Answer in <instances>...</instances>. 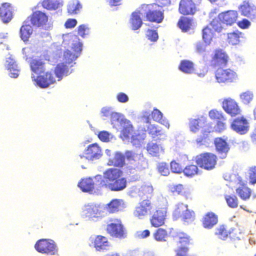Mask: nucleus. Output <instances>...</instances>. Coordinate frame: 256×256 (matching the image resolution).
<instances>
[{
	"label": "nucleus",
	"mask_w": 256,
	"mask_h": 256,
	"mask_svg": "<svg viewBox=\"0 0 256 256\" xmlns=\"http://www.w3.org/2000/svg\"><path fill=\"white\" fill-rule=\"evenodd\" d=\"M124 156L120 153H116L114 157L113 166L118 167H122L125 164Z\"/></svg>",
	"instance_id": "603ef678"
},
{
	"label": "nucleus",
	"mask_w": 256,
	"mask_h": 256,
	"mask_svg": "<svg viewBox=\"0 0 256 256\" xmlns=\"http://www.w3.org/2000/svg\"><path fill=\"white\" fill-rule=\"evenodd\" d=\"M34 248L40 253L50 255L58 254V249L54 242L50 239H40L34 244Z\"/></svg>",
	"instance_id": "39448f33"
},
{
	"label": "nucleus",
	"mask_w": 256,
	"mask_h": 256,
	"mask_svg": "<svg viewBox=\"0 0 256 256\" xmlns=\"http://www.w3.org/2000/svg\"><path fill=\"white\" fill-rule=\"evenodd\" d=\"M146 37L151 42H156L158 39V34L156 30L148 29L146 31Z\"/></svg>",
	"instance_id": "052dcab7"
},
{
	"label": "nucleus",
	"mask_w": 256,
	"mask_h": 256,
	"mask_svg": "<svg viewBox=\"0 0 256 256\" xmlns=\"http://www.w3.org/2000/svg\"><path fill=\"white\" fill-rule=\"evenodd\" d=\"M250 184H256V166L251 167L248 170Z\"/></svg>",
	"instance_id": "6e6d98bb"
},
{
	"label": "nucleus",
	"mask_w": 256,
	"mask_h": 256,
	"mask_svg": "<svg viewBox=\"0 0 256 256\" xmlns=\"http://www.w3.org/2000/svg\"><path fill=\"white\" fill-rule=\"evenodd\" d=\"M222 22L218 18H214L210 22L208 26L210 27L214 32H220L223 29V26L222 24Z\"/></svg>",
	"instance_id": "09e8293b"
},
{
	"label": "nucleus",
	"mask_w": 256,
	"mask_h": 256,
	"mask_svg": "<svg viewBox=\"0 0 256 256\" xmlns=\"http://www.w3.org/2000/svg\"><path fill=\"white\" fill-rule=\"evenodd\" d=\"M156 6L154 4H142L140 6V10L147 21L159 24L164 18V11L156 10Z\"/></svg>",
	"instance_id": "f03ea898"
},
{
	"label": "nucleus",
	"mask_w": 256,
	"mask_h": 256,
	"mask_svg": "<svg viewBox=\"0 0 256 256\" xmlns=\"http://www.w3.org/2000/svg\"><path fill=\"white\" fill-rule=\"evenodd\" d=\"M179 70L186 74H192L194 70V63L188 60H182L178 66Z\"/></svg>",
	"instance_id": "58836bf2"
},
{
	"label": "nucleus",
	"mask_w": 256,
	"mask_h": 256,
	"mask_svg": "<svg viewBox=\"0 0 256 256\" xmlns=\"http://www.w3.org/2000/svg\"><path fill=\"white\" fill-rule=\"evenodd\" d=\"M214 146L216 151L221 155L222 158H224L230 150L228 144L221 138H217L214 139Z\"/></svg>",
	"instance_id": "b1692460"
},
{
	"label": "nucleus",
	"mask_w": 256,
	"mask_h": 256,
	"mask_svg": "<svg viewBox=\"0 0 256 256\" xmlns=\"http://www.w3.org/2000/svg\"><path fill=\"white\" fill-rule=\"evenodd\" d=\"M78 34L81 37L84 38L89 34V28L85 24H80L78 28Z\"/></svg>",
	"instance_id": "13d9d810"
},
{
	"label": "nucleus",
	"mask_w": 256,
	"mask_h": 256,
	"mask_svg": "<svg viewBox=\"0 0 256 256\" xmlns=\"http://www.w3.org/2000/svg\"><path fill=\"white\" fill-rule=\"evenodd\" d=\"M222 107L224 111L232 116L240 114V109L238 103L232 98L224 99L222 102Z\"/></svg>",
	"instance_id": "f8f14e48"
},
{
	"label": "nucleus",
	"mask_w": 256,
	"mask_h": 256,
	"mask_svg": "<svg viewBox=\"0 0 256 256\" xmlns=\"http://www.w3.org/2000/svg\"><path fill=\"white\" fill-rule=\"evenodd\" d=\"M170 167L172 172L174 173L181 174L183 172L184 168L180 164L173 160L170 163Z\"/></svg>",
	"instance_id": "5fc2aeb1"
},
{
	"label": "nucleus",
	"mask_w": 256,
	"mask_h": 256,
	"mask_svg": "<svg viewBox=\"0 0 256 256\" xmlns=\"http://www.w3.org/2000/svg\"><path fill=\"white\" fill-rule=\"evenodd\" d=\"M197 11L196 4L192 0H180L178 12L184 16L194 15Z\"/></svg>",
	"instance_id": "4468645a"
},
{
	"label": "nucleus",
	"mask_w": 256,
	"mask_h": 256,
	"mask_svg": "<svg viewBox=\"0 0 256 256\" xmlns=\"http://www.w3.org/2000/svg\"><path fill=\"white\" fill-rule=\"evenodd\" d=\"M218 17L223 24L227 26H232L236 23L238 17V14L236 10H228L220 13Z\"/></svg>",
	"instance_id": "ddd939ff"
},
{
	"label": "nucleus",
	"mask_w": 256,
	"mask_h": 256,
	"mask_svg": "<svg viewBox=\"0 0 256 256\" xmlns=\"http://www.w3.org/2000/svg\"><path fill=\"white\" fill-rule=\"evenodd\" d=\"M208 115L212 120L216 121L219 130H222L225 128L226 119L221 112L216 110H212L209 112Z\"/></svg>",
	"instance_id": "5701e85b"
},
{
	"label": "nucleus",
	"mask_w": 256,
	"mask_h": 256,
	"mask_svg": "<svg viewBox=\"0 0 256 256\" xmlns=\"http://www.w3.org/2000/svg\"><path fill=\"white\" fill-rule=\"evenodd\" d=\"M144 138L145 136L144 134L135 133L132 136L131 142L133 145L139 146L143 142Z\"/></svg>",
	"instance_id": "864d4df0"
},
{
	"label": "nucleus",
	"mask_w": 256,
	"mask_h": 256,
	"mask_svg": "<svg viewBox=\"0 0 256 256\" xmlns=\"http://www.w3.org/2000/svg\"><path fill=\"white\" fill-rule=\"evenodd\" d=\"M0 18L4 23L8 22L12 18V13L10 4L4 2L0 6Z\"/></svg>",
	"instance_id": "bb28decb"
},
{
	"label": "nucleus",
	"mask_w": 256,
	"mask_h": 256,
	"mask_svg": "<svg viewBox=\"0 0 256 256\" xmlns=\"http://www.w3.org/2000/svg\"><path fill=\"white\" fill-rule=\"evenodd\" d=\"M214 31L207 26L202 30V40L206 45H209L214 36Z\"/></svg>",
	"instance_id": "37998d69"
},
{
	"label": "nucleus",
	"mask_w": 256,
	"mask_h": 256,
	"mask_svg": "<svg viewBox=\"0 0 256 256\" xmlns=\"http://www.w3.org/2000/svg\"><path fill=\"white\" fill-rule=\"evenodd\" d=\"M54 72L58 80H60L64 76L68 75V68L64 62L58 64L54 68Z\"/></svg>",
	"instance_id": "f704fd0d"
},
{
	"label": "nucleus",
	"mask_w": 256,
	"mask_h": 256,
	"mask_svg": "<svg viewBox=\"0 0 256 256\" xmlns=\"http://www.w3.org/2000/svg\"><path fill=\"white\" fill-rule=\"evenodd\" d=\"M215 78L218 83H232L237 80L238 75L232 69L220 67L215 72Z\"/></svg>",
	"instance_id": "0eeeda50"
},
{
	"label": "nucleus",
	"mask_w": 256,
	"mask_h": 256,
	"mask_svg": "<svg viewBox=\"0 0 256 256\" xmlns=\"http://www.w3.org/2000/svg\"><path fill=\"white\" fill-rule=\"evenodd\" d=\"M112 222L107 225L106 232L113 238L122 239L126 238L127 232L126 229L120 219L110 220Z\"/></svg>",
	"instance_id": "423d86ee"
},
{
	"label": "nucleus",
	"mask_w": 256,
	"mask_h": 256,
	"mask_svg": "<svg viewBox=\"0 0 256 256\" xmlns=\"http://www.w3.org/2000/svg\"><path fill=\"white\" fill-rule=\"evenodd\" d=\"M147 130L148 133L152 138H156L158 136H160L162 134V132L160 129L158 127V126L155 124H150Z\"/></svg>",
	"instance_id": "de8ad7c7"
},
{
	"label": "nucleus",
	"mask_w": 256,
	"mask_h": 256,
	"mask_svg": "<svg viewBox=\"0 0 256 256\" xmlns=\"http://www.w3.org/2000/svg\"><path fill=\"white\" fill-rule=\"evenodd\" d=\"M86 214L92 218H102L103 216L102 208L99 206L92 204L88 206L86 210Z\"/></svg>",
	"instance_id": "c756f323"
},
{
	"label": "nucleus",
	"mask_w": 256,
	"mask_h": 256,
	"mask_svg": "<svg viewBox=\"0 0 256 256\" xmlns=\"http://www.w3.org/2000/svg\"><path fill=\"white\" fill-rule=\"evenodd\" d=\"M218 216L212 212L204 214L201 220L202 226L206 229L212 228L218 223Z\"/></svg>",
	"instance_id": "6ab92c4d"
},
{
	"label": "nucleus",
	"mask_w": 256,
	"mask_h": 256,
	"mask_svg": "<svg viewBox=\"0 0 256 256\" xmlns=\"http://www.w3.org/2000/svg\"><path fill=\"white\" fill-rule=\"evenodd\" d=\"M90 240L97 251L106 250V247L110 246L108 238L102 235H98L94 238H90Z\"/></svg>",
	"instance_id": "393cba45"
},
{
	"label": "nucleus",
	"mask_w": 256,
	"mask_h": 256,
	"mask_svg": "<svg viewBox=\"0 0 256 256\" xmlns=\"http://www.w3.org/2000/svg\"><path fill=\"white\" fill-rule=\"evenodd\" d=\"M34 80L41 88H48L50 85L56 82L55 78L52 72H47L43 74H40L36 78L33 77Z\"/></svg>",
	"instance_id": "2eb2a0df"
},
{
	"label": "nucleus",
	"mask_w": 256,
	"mask_h": 256,
	"mask_svg": "<svg viewBox=\"0 0 256 256\" xmlns=\"http://www.w3.org/2000/svg\"><path fill=\"white\" fill-rule=\"evenodd\" d=\"M236 24L238 26L242 29H246L250 26V22L246 18L238 22Z\"/></svg>",
	"instance_id": "680f3d73"
},
{
	"label": "nucleus",
	"mask_w": 256,
	"mask_h": 256,
	"mask_svg": "<svg viewBox=\"0 0 256 256\" xmlns=\"http://www.w3.org/2000/svg\"><path fill=\"white\" fill-rule=\"evenodd\" d=\"M30 66L31 70L36 74L43 73L45 70L44 63L40 60H32Z\"/></svg>",
	"instance_id": "c9c22d12"
},
{
	"label": "nucleus",
	"mask_w": 256,
	"mask_h": 256,
	"mask_svg": "<svg viewBox=\"0 0 256 256\" xmlns=\"http://www.w3.org/2000/svg\"><path fill=\"white\" fill-rule=\"evenodd\" d=\"M117 100L122 103L126 102L128 100V96L124 92H119L116 96Z\"/></svg>",
	"instance_id": "338daca9"
},
{
	"label": "nucleus",
	"mask_w": 256,
	"mask_h": 256,
	"mask_svg": "<svg viewBox=\"0 0 256 256\" xmlns=\"http://www.w3.org/2000/svg\"><path fill=\"white\" fill-rule=\"evenodd\" d=\"M169 190L174 194L182 195L184 193L185 188L182 184H178L170 186Z\"/></svg>",
	"instance_id": "3c124183"
},
{
	"label": "nucleus",
	"mask_w": 256,
	"mask_h": 256,
	"mask_svg": "<svg viewBox=\"0 0 256 256\" xmlns=\"http://www.w3.org/2000/svg\"><path fill=\"white\" fill-rule=\"evenodd\" d=\"M174 214L178 217H180L182 220L189 223L193 222L195 219V213L188 208L186 204H180L177 206L174 210Z\"/></svg>",
	"instance_id": "9d476101"
},
{
	"label": "nucleus",
	"mask_w": 256,
	"mask_h": 256,
	"mask_svg": "<svg viewBox=\"0 0 256 256\" xmlns=\"http://www.w3.org/2000/svg\"><path fill=\"white\" fill-rule=\"evenodd\" d=\"M72 49L74 52H71L69 50H66L64 53V58L66 64H70L76 58V54L80 53L82 50L81 44L78 42L74 44Z\"/></svg>",
	"instance_id": "4be33fe9"
},
{
	"label": "nucleus",
	"mask_w": 256,
	"mask_h": 256,
	"mask_svg": "<svg viewBox=\"0 0 256 256\" xmlns=\"http://www.w3.org/2000/svg\"><path fill=\"white\" fill-rule=\"evenodd\" d=\"M26 20H28L32 26L39 27L46 24L48 20V17L45 13L40 11H36L32 12Z\"/></svg>",
	"instance_id": "f3484780"
},
{
	"label": "nucleus",
	"mask_w": 256,
	"mask_h": 256,
	"mask_svg": "<svg viewBox=\"0 0 256 256\" xmlns=\"http://www.w3.org/2000/svg\"><path fill=\"white\" fill-rule=\"evenodd\" d=\"M85 157L86 159L93 160L100 158L102 155V149L96 144H90L84 150Z\"/></svg>",
	"instance_id": "aec40b11"
},
{
	"label": "nucleus",
	"mask_w": 256,
	"mask_h": 256,
	"mask_svg": "<svg viewBox=\"0 0 256 256\" xmlns=\"http://www.w3.org/2000/svg\"><path fill=\"white\" fill-rule=\"evenodd\" d=\"M242 33L236 30L232 32H228L227 34V42L231 45H236L240 41Z\"/></svg>",
	"instance_id": "79ce46f5"
},
{
	"label": "nucleus",
	"mask_w": 256,
	"mask_h": 256,
	"mask_svg": "<svg viewBox=\"0 0 256 256\" xmlns=\"http://www.w3.org/2000/svg\"><path fill=\"white\" fill-rule=\"evenodd\" d=\"M218 160V157L215 154L209 152L201 153L195 157L196 164L200 168L206 170H212L215 168Z\"/></svg>",
	"instance_id": "7ed1b4c3"
},
{
	"label": "nucleus",
	"mask_w": 256,
	"mask_h": 256,
	"mask_svg": "<svg viewBox=\"0 0 256 256\" xmlns=\"http://www.w3.org/2000/svg\"><path fill=\"white\" fill-rule=\"evenodd\" d=\"M146 150L153 156H159L164 152V149L161 145L152 142L148 144Z\"/></svg>",
	"instance_id": "7c9ffc66"
},
{
	"label": "nucleus",
	"mask_w": 256,
	"mask_h": 256,
	"mask_svg": "<svg viewBox=\"0 0 256 256\" xmlns=\"http://www.w3.org/2000/svg\"><path fill=\"white\" fill-rule=\"evenodd\" d=\"M236 191L239 197L244 201L249 200L252 195L251 189L244 182L236 188Z\"/></svg>",
	"instance_id": "c85d7f7f"
},
{
	"label": "nucleus",
	"mask_w": 256,
	"mask_h": 256,
	"mask_svg": "<svg viewBox=\"0 0 256 256\" xmlns=\"http://www.w3.org/2000/svg\"><path fill=\"white\" fill-rule=\"evenodd\" d=\"M136 154L132 151H126L124 153V157L128 161H136Z\"/></svg>",
	"instance_id": "774afa93"
},
{
	"label": "nucleus",
	"mask_w": 256,
	"mask_h": 256,
	"mask_svg": "<svg viewBox=\"0 0 256 256\" xmlns=\"http://www.w3.org/2000/svg\"><path fill=\"white\" fill-rule=\"evenodd\" d=\"M200 119H192L190 121V128L192 132H196L200 128Z\"/></svg>",
	"instance_id": "bf43d9fd"
},
{
	"label": "nucleus",
	"mask_w": 256,
	"mask_h": 256,
	"mask_svg": "<svg viewBox=\"0 0 256 256\" xmlns=\"http://www.w3.org/2000/svg\"><path fill=\"white\" fill-rule=\"evenodd\" d=\"M207 45L204 44L202 42H198L196 44V51L198 54H202L206 51V46Z\"/></svg>",
	"instance_id": "69168bd1"
},
{
	"label": "nucleus",
	"mask_w": 256,
	"mask_h": 256,
	"mask_svg": "<svg viewBox=\"0 0 256 256\" xmlns=\"http://www.w3.org/2000/svg\"><path fill=\"white\" fill-rule=\"evenodd\" d=\"M62 4V0H43L42 2V7L48 10H56Z\"/></svg>",
	"instance_id": "a19ab883"
},
{
	"label": "nucleus",
	"mask_w": 256,
	"mask_h": 256,
	"mask_svg": "<svg viewBox=\"0 0 256 256\" xmlns=\"http://www.w3.org/2000/svg\"><path fill=\"white\" fill-rule=\"evenodd\" d=\"M157 170L158 172L164 176H168L170 173L168 164L165 162L158 163Z\"/></svg>",
	"instance_id": "8fccbe9b"
},
{
	"label": "nucleus",
	"mask_w": 256,
	"mask_h": 256,
	"mask_svg": "<svg viewBox=\"0 0 256 256\" xmlns=\"http://www.w3.org/2000/svg\"><path fill=\"white\" fill-rule=\"evenodd\" d=\"M7 62H8L7 69L9 70V75L12 78H17L19 74V70L18 69L16 62L10 58H9Z\"/></svg>",
	"instance_id": "c03bdc74"
},
{
	"label": "nucleus",
	"mask_w": 256,
	"mask_h": 256,
	"mask_svg": "<svg viewBox=\"0 0 256 256\" xmlns=\"http://www.w3.org/2000/svg\"><path fill=\"white\" fill-rule=\"evenodd\" d=\"M178 26L183 32L189 30L192 26V20L191 18L182 16L178 21Z\"/></svg>",
	"instance_id": "4c0bfd02"
},
{
	"label": "nucleus",
	"mask_w": 256,
	"mask_h": 256,
	"mask_svg": "<svg viewBox=\"0 0 256 256\" xmlns=\"http://www.w3.org/2000/svg\"><path fill=\"white\" fill-rule=\"evenodd\" d=\"M182 172L188 178H192L199 174L200 170L197 164H188L184 168Z\"/></svg>",
	"instance_id": "e433bc0d"
},
{
	"label": "nucleus",
	"mask_w": 256,
	"mask_h": 256,
	"mask_svg": "<svg viewBox=\"0 0 256 256\" xmlns=\"http://www.w3.org/2000/svg\"><path fill=\"white\" fill-rule=\"evenodd\" d=\"M231 128L241 134H246L248 130V124L243 117L235 118L230 125Z\"/></svg>",
	"instance_id": "a211bd4d"
},
{
	"label": "nucleus",
	"mask_w": 256,
	"mask_h": 256,
	"mask_svg": "<svg viewBox=\"0 0 256 256\" xmlns=\"http://www.w3.org/2000/svg\"><path fill=\"white\" fill-rule=\"evenodd\" d=\"M252 94L249 91L244 92L240 95L242 101L246 104L249 103L252 100Z\"/></svg>",
	"instance_id": "4d7b16f0"
},
{
	"label": "nucleus",
	"mask_w": 256,
	"mask_h": 256,
	"mask_svg": "<svg viewBox=\"0 0 256 256\" xmlns=\"http://www.w3.org/2000/svg\"><path fill=\"white\" fill-rule=\"evenodd\" d=\"M33 30L30 24V20H26L20 28V36L24 42L28 41L32 34Z\"/></svg>",
	"instance_id": "cd10ccee"
},
{
	"label": "nucleus",
	"mask_w": 256,
	"mask_h": 256,
	"mask_svg": "<svg viewBox=\"0 0 256 256\" xmlns=\"http://www.w3.org/2000/svg\"><path fill=\"white\" fill-rule=\"evenodd\" d=\"M142 14H144V13L141 12L140 6L134 12L132 13L130 21L132 28L133 30H138L142 26V20L140 17V15Z\"/></svg>",
	"instance_id": "a878e982"
},
{
	"label": "nucleus",
	"mask_w": 256,
	"mask_h": 256,
	"mask_svg": "<svg viewBox=\"0 0 256 256\" xmlns=\"http://www.w3.org/2000/svg\"><path fill=\"white\" fill-rule=\"evenodd\" d=\"M153 205L150 199L144 200L138 202L134 210V216L138 219H143L150 214Z\"/></svg>",
	"instance_id": "1a4fd4ad"
},
{
	"label": "nucleus",
	"mask_w": 256,
	"mask_h": 256,
	"mask_svg": "<svg viewBox=\"0 0 256 256\" xmlns=\"http://www.w3.org/2000/svg\"><path fill=\"white\" fill-rule=\"evenodd\" d=\"M166 217V211L164 208H158L153 212L150 219L151 226L159 228L164 226Z\"/></svg>",
	"instance_id": "9b49d317"
},
{
	"label": "nucleus",
	"mask_w": 256,
	"mask_h": 256,
	"mask_svg": "<svg viewBox=\"0 0 256 256\" xmlns=\"http://www.w3.org/2000/svg\"><path fill=\"white\" fill-rule=\"evenodd\" d=\"M174 240L178 246L175 256H188L190 236L183 232H178L174 236Z\"/></svg>",
	"instance_id": "20e7f679"
},
{
	"label": "nucleus",
	"mask_w": 256,
	"mask_h": 256,
	"mask_svg": "<svg viewBox=\"0 0 256 256\" xmlns=\"http://www.w3.org/2000/svg\"><path fill=\"white\" fill-rule=\"evenodd\" d=\"M224 198L228 206L232 208H236L238 204V200L236 195H225Z\"/></svg>",
	"instance_id": "49530a36"
},
{
	"label": "nucleus",
	"mask_w": 256,
	"mask_h": 256,
	"mask_svg": "<svg viewBox=\"0 0 256 256\" xmlns=\"http://www.w3.org/2000/svg\"><path fill=\"white\" fill-rule=\"evenodd\" d=\"M98 137L103 142H108L110 140V134L106 131L100 132L98 134Z\"/></svg>",
	"instance_id": "e2e57ef3"
},
{
	"label": "nucleus",
	"mask_w": 256,
	"mask_h": 256,
	"mask_svg": "<svg viewBox=\"0 0 256 256\" xmlns=\"http://www.w3.org/2000/svg\"><path fill=\"white\" fill-rule=\"evenodd\" d=\"M81 8L82 6L78 0H72L68 6V12L70 15L76 14Z\"/></svg>",
	"instance_id": "a18cd8bd"
},
{
	"label": "nucleus",
	"mask_w": 256,
	"mask_h": 256,
	"mask_svg": "<svg viewBox=\"0 0 256 256\" xmlns=\"http://www.w3.org/2000/svg\"><path fill=\"white\" fill-rule=\"evenodd\" d=\"M78 186L84 192H91L94 188V182L90 178L82 179Z\"/></svg>",
	"instance_id": "2f4dec72"
},
{
	"label": "nucleus",
	"mask_w": 256,
	"mask_h": 256,
	"mask_svg": "<svg viewBox=\"0 0 256 256\" xmlns=\"http://www.w3.org/2000/svg\"><path fill=\"white\" fill-rule=\"evenodd\" d=\"M158 228L153 234L154 238L158 242H166L168 236L167 230L163 228Z\"/></svg>",
	"instance_id": "ea45409f"
},
{
	"label": "nucleus",
	"mask_w": 256,
	"mask_h": 256,
	"mask_svg": "<svg viewBox=\"0 0 256 256\" xmlns=\"http://www.w3.org/2000/svg\"><path fill=\"white\" fill-rule=\"evenodd\" d=\"M122 171L116 168H110L105 170L103 176H97L98 188H108L112 191L118 192L124 190L127 186V180L122 177Z\"/></svg>",
	"instance_id": "f257e3e1"
},
{
	"label": "nucleus",
	"mask_w": 256,
	"mask_h": 256,
	"mask_svg": "<svg viewBox=\"0 0 256 256\" xmlns=\"http://www.w3.org/2000/svg\"><path fill=\"white\" fill-rule=\"evenodd\" d=\"M236 232V228L226 224L220 225L216 230V234L223 240H226L228 238L235 237Z\"/></svg>",
	"instance_id": "dca6fc26"
},
{
	"label": "nucleus",
	"mask_w": 256,
	"mask_h": 256,
	"mask_svg": "<svg viewBox=\"0 0 256 256\" xmlns=\"http://www.w3.org/2000/svg\"><path fill=\"white\" fill-rule=\"evenodd\" d=\"M238 9L241 14L246 17L254 16L256 12V6L248 0L243 1L239 6Z\"/></svg>",
	"instance_id": "412c9836"
},
{
	"label": "nucleus",
	"mask_w": 256,
	"mask_h": 256,
	"mask_svg": "<svg viewBox=\"0 0 256 256\" xmlns=\"http://www.w3.org/2000/svg\"><path fill=\"white\" fill-rule=\"evenodd\" d=\"M229 56L227 53L221 48L214 50L211 56L210 66L213 68H220L226 66L229 61Z\"/></svg>",
	"instance_id": "6e6552de"
},
{
	"label": "nucleus",
	"mask_w": 256,
	"mask_h": 256,
	"mask_svg": "<svg viewBox=\"0 0 256 256\" xmlns=\"http://www.w3.org/2000/svg\"><path fill=\"white\" fill-rule=\"evenodd\" d=\"M152 118L155 122L161 124L168 128H170V124L168 120L162 119L163 114L158 109L154 108L151 112Z\"/></svg>",
	"instance_id": "72a5a7b5"
},
{
	"label": "nucleus",
	"mask_w": 256,
	"mask_h": 256,
	"mask_svg": "<svg viewBox=\"0 0 256 256\" xmlns=\"http://www.w3.org/2000/svg\"><path fill=\"white\" fill-rule=\"evenodd\" d=\"M122 200L113 199L106 205V208L109 213L113 214L118 212L122 207Z\"/></svg>",
	"instance_id": "473e14b6"
},
{
	"label": "nucleus",
	"mask_w": 256,
	"mask_h": 256,
	"mask_svg": "<svg viewBox=\"0 0 256 256\" xmlns=\"http://www.w3.org/2000/svg\"><path fill=\"white\" fill-rule=\"evenodd\" d=\"M77 24V20L74 18H68L64 23V27L66 28H72Z\"/></svg>",
	"instance_id": "0e129e2a"
}]
</instances>
